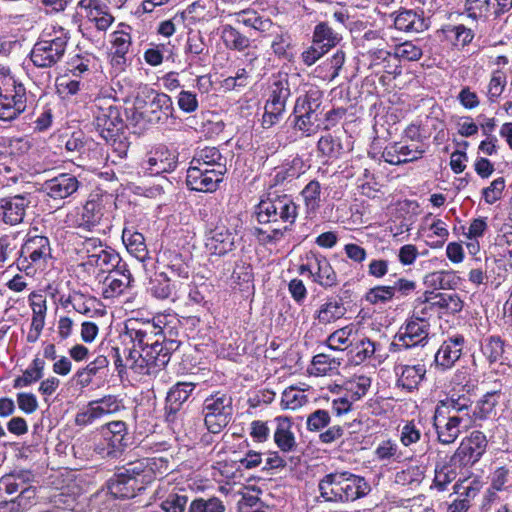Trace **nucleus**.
<instances>
[{
    "mask_svg": "<svg viewBox=\"0 0 512 512\" xmlns=\"http://www.w3.org/2000/svg\"><path fill=\"white\" fill-rule=\"evenodd\" d=\"M125 336L132 343L131 348L137 349L138 353H144L146 348L153 347V356L162 355L166 361L163 368L169 363L171 355L175 352L180 342L173 339H167L162 326V320H146L129 319L125 323Z\"/></svg>",
    "mask_w": 512,
    "mask_h": 512,
    "instance_id": "obj_1",
    "label": "nucleus"
},
{
    "mask_svg": "<svg viewBox=\"0 0 512 512\" xmlns=\"http://www.w3.org/2000/svg\"><path fill=\"white\" fill-rule=\"evenodd\" d=\"M256 216L261 224H277V227H273L269 231L260 230L265 235L264 239L269 242L280 241L295 222L297 206L286 194L269 193L268 197L257 205Z\"/></svg>",
    "mask_w": 512,
    "mask_h": 512,
    "instance_id": "obj_2",
    "label": "nucleus"
},
{
    "mask_svg": "<svg viewBox=\"0 0 512 512\" xmlns=\"http://www.w3.org/2000/svg\"><path fill=\"white\" fill-rule=\"evenodd\" d=\"M115 357V367L121 375L126 369H131L139 375H154L163 369V363L166 359L160 355L153 356L155 348L150 347L144 350V353H138L135 348H125L124 356L120 354L118 347L112 348Z\"/></svg>",
    "mask_w": 512,
    "mask_h": 512,
    "instance_id": "obj_3",
    "label": "nucleus"
},
{
    "mask_svg": "<svg viewBox=\"0 0 512 512\" xmlns=\"http://www.w3.org/2000/svg\"><path fill=\"white\" fill-rule=\"evenodd\" d=\"M69 36L60 28L54 35L45 34L34 46L30 57L35 66L49 68L57 64L64 56Z\"/></svg>",
    "mask_w": 512,
    "mask_h": 512,
    "instance_id": "obj_4",
    "label": "nucleus"
},
{
    "mask_svg": "<svg viewBox=\"0 0 512 512\" xmlns=\"http://www.w3.org/2000/svg\"><path fill=\"white\" fill-rule=\"evenodd\" d=\"M204 423L209 432L220 433L231 421L233 400L229 393L217 391L205 398L202 406Z\"/></svg>",
    "mask_w": 512,
    "mask_h": 512,
    "instance_id": "obj_5",
    "label": "nucleus"
},
{
    "mask_svg": "<svg viewBox=\"0 0 512 512\" xmlns=\"http://www.w3.org/2000/svg\"><path fill=\"white\" fill-rule=\"evenodd\" d=\"M289 97L290 88L287 80L273 82L262 117V125L264 128H270L279 122L285 112L286 102Z\"/></svg>",
    "mask_w": 512,
    "mask_h": 512,
    "instance_id": "obj_6",
    "label": "nucleus"
},
{
    "mask_svg": "<svg viewBox=\"0 0 512 512\" xmlns=\"http://www.w3.org/2000/svg\"><path fill=\"white\" fill-rule=\"evenodd\" d=\"M486 435L481 431H473L465 438L455 451L452 462L459 466H471L476 463L487 448Z\"/></svg>",
    "mask_w": 512,
    "mask_h": 512,
    "instance_id": "obj_7",
    "label": "nucleus"
},
{
    "mask_svg": "<svg viewBox=\"0 0 512 512\" xmlns=\"http://www.w3.org/2000/svg\"><path fill=\"white\" fill-rule=\"evenodd\" d=\"M466 422L464 416L450 415L443 409H435L433 425L437 433V439L441 444L454 443L461 434V424Z\"/></svg>",
    "mask_w": 512,
    "mask_h": 512,
    "instance_id": "obj_8",
    "label": "nucleus"
},
{
    "mask_svg": "<svg viewBox=\"0 0 512 512\" xmlns=\"http://www.w3.org/2000/svg\"><path fill=\"white\" fill-rule=\"evenodd\" d=\"M104 214L103 197L99 194H91L83 205L81 213L72 221V225L84 231H93L101 224Z\"/></svg>",
    "mask_w": 512,
    "mask_h": 512,
    "instance_id": "obj_9",
    "label": "nucleus"
},
{
    "mask_svg": "<svg viewBox=\"0 0 512 512\" xmlns=\"http://www.w3.org/2000/svg\"><path fill=\"white\" fill-rule=\"evenodd\" d=\"M138 108L142 118L150 124L165 123L174 111L172 99L165 93H156L151 101Z\"/></svg>",
    "mask_w": 512,
    "mask_h": 512,
    "instance_id": "obj_10",
    "label": "nucleus"
},
{
    "mask_svg": "<svg viewBox=\"0 0 512 512\" xmlns=\"http://www.w3.org/2000/svg\"><path fill=\"white\" fill-rule=\"evenodd\" d=\"M224 174L190 164L186 184L191 190L199 192H213L223 180Z\"/></svg>",
    "mask_w": 512,
    "mask_h": 512,
    "instance_id": "obj_11",
    "label": "nucleus"
},
{
    "mask_svg": "<svg viewBox=\"0 0 512 512\" xmlns=\"http://www.w3.org/2000/svg\"><path fill=\"white\" fill-rule=\"evenodd\" d=\"M430 324H423L410 318L396 335L397 343L392 345L409 349L415 346H424L428 341Z\"/></svg>",
    "mask_w": 512,
    "mask_h": 512,
    "instance_id": "obj_12",
    "label": "nucleus"
},
{
    "mask_svg": "<svg viewBox=\"0 0 512 512\" xmlns=\"http://www.w3.org/2000/svg\"><path fill=\"white\" fill-rule=\"evenodd\" d=\"M119 409L120 404L115 396L103 397L102 399L90 402L86 410L79 412L75 417V424L78 426L89 425L96 419L115 413Z\"/></svg>",
    "mask_w": 512,
    "mask_h": 512,
    "instance_id": "obj_13",
    "label": "nucleus"
},
{
    "mask_svg": "<svg viewBox=\"0 0 512 512\" xmlns=\"http://www.w3.org/2000/svg\"><path fill=\"white\" fill-rule=\"evenodd\" d=\"M80 186L81 183L76 176L62 173L46 180L42 185V191L54 200H63L75 194Z\"/></svg>",
    "mask_w": 512,
    "mask_h": 512,
    "instance_id": "obj_14",
    "label": "nucleus"
},
{
    "mask_svg": "<svg viewBox=\"0 0 512 512\" xmlns=\"http://www.w3.org/2000/svg\"><path fill=\"white\" fill-rule=\"evenodd\" d=\"M235 231L226 226H216L206 236L205 246L212 255L224 256L235 248Z\"/></svg>",
    "mask_w": 512,
    "mask_h": 512,
    "instance_id": "obj_15",
    "label": "nucleus"
},
{
    "mask_svg": "<svg viewBox=\"0 0 512 512\" xmlns=\"http://www.w3.org/2000/svg\"><path fill=\"white\" fill-rule=\"evenodd\" d=\"M473 403L472 395L464 386L461 391L452 392L447 398L439 401L435 409H443L450 415L464 416V420L468 421Z\"/></svg>",
    "mask_w": 512,
    "mask_h": 512,
    "instance_id": "obj_16",
    "label": "nucleus"
},
{
    "mask_svg": "<svg viewBox=\"0 0 512 512\" xmlns=\"http://www.w3.org/2000/svg\"><path fill=\"white\" fill-rule=\"evenodd\" d=\"M462 335L445 340L435 354L434 363L441 370L450 369L460 358L464 346Z\"/></svg>",
    "mask_w": 512,
    "mask_h": 512,
    "instance_id": "obj_17",
    "label": "nucleus"
},
{
    "mask_svg": "<svg viewBox=\"0 0 512 512\" xmlns=\"http://www.w3.org/2000/svg\"><path fill=\"white\" fill-rule=\"evenodd\" d=\"M31 203V195L18 194L12 197L0 200V209L2 210L3 220L10 225H16L23 221L26 208Z\"/></svg>",
    "mask_w": 512,
    "mask_h": 512,
    "instance_id": "obj_18",
    "label": "nucleus"
},
{
    "mask_svg": "<svg viewBox=\"0 0 512 512\" xmlns=\"http://www.w3.org/2000/svg\"><path fill=\"white\" fill-rule=\"evenodd\" d=\"M26 108L25 88L23 85L14 86L13 93L6 92L0 98V120L12 121Z\"/></svg>",
    "mask_w": 512,
    "mask_h": 512,
    "instance_id": "obj_19",
    "label": "nucleus"
},
{
    "mask_svg": "<svg viewBox=\"0 0 512 512\" xmlns=\"http://www.w3.org/2000/svg\"><path fill=\"white\" fill-rule=\"evenodd\" d=\"M176 166V156L164 147L157 148L150 152L147 159L142 163V168L150 175L171 172Z\"/></svg>",
    "mask_w": 512,
    "mask_h": 512,
    "instance_id": "obj_20",
    "label": "nucleus"
},
{
    "mask_svg": "<svg viewBox=\"0 0 512 512\" xmlns=\"http://www.w3.org/2000/svg\"><path fill=\"white\" fill-rule=\"evenodd\" d=\"M132 281V275L126 263L109 272L103 281L102 296L110 299L121 295Z\"/></svg>",
    "mask_w": 512,
    "mask_h": 512,
    "instance_id": "obj_21",
    "label": "nucleus"
},
{
    "mask_svg": "<svg viewBox=\"0 0 512 512\" xmlns=\"http://www.w3.org/2000/svg\"><path fill=\"white\" fill-rule=\"evenodd\" d=\"M308 268L313 280L324 288L337 284V275L325 256L320 254L308 255Z\"/></svg>",
    "mask_w": 512,
    "mask_h": 512,
    "instance_id": "obj_22",
    "label": "nucleus"
},
{
    "mask_svg": "<svg viewBox=\"0 0 512 512\" xmlns=\"http://www.w3.org/2000/svg\"><path fill=\"white\" fill-rule=\"evenodd\" d=\"M194 389L195 383L193 382H178L170 388L166 397L167 421L173 422L175 420L177 412L183 403L188 400Z\"/></svg>",
    "mask_w": 512,
    "mask_h": 512,
    "instance_id": "obj_23",
    "label": "nucleus"
},
{
    "mask_svg": "<svg viewBox=\"0 0 512 512\" xmlns=\"http://www.w3.org/2000/svg\"><path fill=\"white\" fill-rule=\"evenodd\" d=\"M96 107L98 111L95 112V126L101 136L108 140L115 135L114 131L121 123L119 110L113 105H96Z\"/></svg>",
    "mask_w": 512,
    "mask_h": 512,
    "instance_id": "obj_24",
    "label": "nucleus"
},
{
    "mask_svg": "<svg viewBox=\"0 0 512 512\" xmlns=\"http://www.w3.org/2000/svg\"><path fill=\"white\" fill-rule=\"evenodd\" d=\"M190 164L204 167L222 174H225L227 171L226 158L216 147L206 146L198 149Z\"/></svg>",
    "mask_w": 512,
    "mask_h": 512,
    "instance_id": "obj_25",
    "label": "nucleus"
},
{
    "mask_svg": "<svg viewBox=\"0 0 512 512\" xmlns=\"http://www.w3.org/2000/svg\"><path fill=\"white\" fill-rule=\"evenodd\" d=\"M158 262L161 263L167 271V275L171 277H178L187 279L189 277V265L183 255L175 249H165L158 257Z\"/></svg>",
    "mask_w": 512,
    "mask_h": 512,
    "instance_id": "obj_26",
    "label": "nucleus"
},
{
    "mask_svg": "<svg viewBox=\"0 0 512 512\" xmlns=\"http://www.w3.org/2000/svg\"><path fill=\"white\" fill-rule=\"evenodd\" d=\"M276 430L274 432V442L282 452H292L297 443L292 432V422L287 416H278L274 419Z\"/></svg>",
    "mask_w": 512,
    "mask_h": 512,
    "instance_id": "obj_27",
    "label": "nucleus"
},
{
    "mask_svg": "<svg viewBox=\"0 0 512 512\" xmlns=\"http://www.w3.org/2000/svg\"><path fill=\"white\" fill-rule=\"evenodd\" d=\"M342 476L345 484L341 502L354 501L369 493L370 486L363 477L346 471L342 472Z\"/></svg>",
    "mask_w": 512,
    "mask_h": 512,
    "instance_id": "obj_28",
    "label": "nucleus"
},
{
    "mask_svg": "<svg viewBox=\"0 0 512 512\" xmlns=\"http://www.w3.org/2000/svg\"><path fill=\"white\" fill-rule=\"evenodd\" d=\"M343 476L342 472L327 474L320 480L318 488L320 495L325 501L341 502L343 492Z\"/></svg>",
    "mask_w": 512,
    "mask_h": 512,
    "instance_id": "obj_29",
    "label": "nucleus"
},
{
    "mask_svg": "<svg viewBox=\"0 0 512 512\" xmlns=\"http://www.w3.org/2000/svg\"><path fill=\"white\" fill-rule=\"evenodd\" d=\"M21 257L25 260L30 259L32 262H37L50 255L49 240L45 236H31L22 245L20 251Z\"/></svg>",
    "mask_w": 512,
    "mask_h": 512,
    "instance_id": "obj_30",
    "label": "nucleus"
},
{
    "mask_svg": "<svg viewBox=\"0 0 512 512\" xmlns=\"http://www.w3.org/2000/svg\"><path fill=\"white\" fill-rule=\"evenodd\" d=\"M102 435L113 451H120L127 445V428L123 421H112L102 427Z\"/></svg>",
    "mask_w": 512,
    "mask_h": 512,
    "instance_id": "obj_31",
    "label": "nucleus"
},
{
    "mask_svg": "<svg viewBox=\"0 0 512 512\" xmlns=\"http://www.w3.org/2000/svg\"><path fill=\"white\" fill-rule=\"evenodd\" d=\"M394 26L397 30L415 33L428 28L425 19L413 10L400 11L394 19Z\"/></svg>",
    "mask_w": 512,
    "mask_h": 512,
    "instance_id": "obj_32",
    "label": "nucleus"
},
{
    "mask_svg": "<svg viewBox=\"0 0 512 512\" xmlns=\"http://www.w3.org/2000/svg\"><path fill=\"white\" fill-rule=\"evenodd\" d=\"M400 370L397 383L408 391L416 389L426 374V368L423 364L403 365Z\"/></svg>",
    "mask_w": 512,
    "mask_h": 512,
    "instance_id": "obj_33",
    "label": "nucleus"
},
{
    "mask_svg": "<svg viewBox=\"0 0 512 512\" xmlns=\"http://www.w3.org/2000/svg\"><path fill=\"white\" fill-rule=\"evenodd\" d=\"M85 264L98 268L101 272L108 273L123 265L120 255L108 246L105 248V251L96 254V256L92 257L90 261Z\"/></svg>",
    "mask_w": 512,
    "mask_h": 512,
    "instance_id": "obj_34",
    "label": "nucleus"
},
{
    "mask_svg": "<svg viewBox=\"0 0 512 512\" xmlns=\"http://www.w3.org/2000/svg\"><path fill=\"white\" fill-rule=\"evenodd\" d=\"M221 39L226 48L242 52L251 45L250 39L232 25L226 24L221 30Z\"/></svg>",
    "mask_w": 512,
    "mask_h": 512,
    "instance_id": "obj_35",
    "label": "nucleus"
},
{
    "mask_svg": "<svg viewBox=\"0 0 512 512\" xmlns=\"http://www.w3.org/2000/svg\"><path fill=\"white\" fill-rule=\"evenodd\" d=\"M481 350L490 363L508 364L507 357H505V344L499 336L486 338L482 343Z\"/></svg>",
    "mask_w": 512,
    "mask_h": 512,
    "instance_id": "obj_36",
    "label": "nucleus"
},
{
    "mask_svg": "<svg viewBox=\"0 0 512 512\" xmlns=\"http://www.w3.org/2000/svg\"><path fill=\"white\" fill-rule=\"evenodd\" d=\"M138 481L128 479L118 473L109 481V491L117 498H131L135 496L138 489Z\"/></svg>",
    "mask_w": 512,
    "mask_h": 512,
    "instance_id": "obj_37",
    "label": "nucleus"
},
{
    "mask_svg": "<svg viewBox=\"0 0 512 512\" xmlns=\"http://www.w3.org/2000/svg\"><path fill=\"white\" fill-rule=\"evenodd\" d=\"M439 314V309L433 297V293L424 300H417L411 318L423 324H430V320Z\"/></svg>",
    "mask_w": 512,
    "mask_h": 512,
    "instance_id": "obj_38",
    "label": "nucleus"
},
{
    "mask_svg": "<svg viewBox=\"0 0 512 512\" xmlns=\"http://www.w3.org/2000/svg\"><path fill=\"white\" fill-rule=\"evenodd\" d=\"M122 241L127 250L138 259H144L147 254L144 236L136 231L125 228L122 232Z\"/></svg>",
    "mask_w": 512,
    "mask_h": 512,
    "instance_id": "obj_39",
    "label": "nucleus"
},
{
    "mask_svg": "<svg viewBox=\"0 0 512 512\" xmlns=\"http://www.w3.org/2000/svg\"><path fill=\"white\" fill-rule=\"evenodd\" d=\"M301 196L304 201L306 213L314 215L320 207L321 203V185L318 181H310L302 190Z\"/></svg>",
    "mask_w": 512,
    "mask_h": 512,
    "instance_id": "obj_40",
    "label": "nucleus"
},
{
    "mask_svg": "<svg viewBox=\"0 0 512 512\" xmlns=\"http://www.w3.org/2000/svg\"><path fill=\"white\" fill-rule=\"evenodd\" d=\"M340 40V37L327 23L321 22L315 26L313 33V43L319 47H323L328 51L334 47Z\"/></svg>",
    "mask_w": 512,
    "mask_h": 512,
    "instance_id": "obj_41",
    "label": "nucleus"
},
{
    "mask_svg": "<svg viewBox=\"0 0 512 512\" xmlns=\"http://www.w3.org/2000/svg\"><path fill=\"white\" fill-rule=\"evenodd\" d=\"M426 468L423 465H409L406 469L395 474V483L399 485H419L425 476Z\"/></svg>",
    "mask_w": 512,
    "mask_h": 512,
    "instance_id": "obj_42",
    "label": "nucleus"
},
{
    "mask_svg": "<svg viewBox=\"0 0 512 512\" xmlns=\"http://www.w3.org/2000/svg\"><path fill=\"white\" fill-rule=\"evenodd\" d=\"M340 365L339 359L324 353L318 354L312 360V373L317 376L327 375L336 372Z\"/></svg>",
    "mask_w": 512,
    "mask_h": 512,
    "instance_id": "obj_43",
    "label": "nucleus"
},
{
    "mask_svg": "<svg viewBox=\"0 0 512 512\" xmlns=\"http://www.w3.org/2000/svg\"><path fill=\"white\" fill-rule=\"evenodd\" d=\"M226 507L221 499L215 496L195 498L189 505L188 512H225Z\"/></svg>",
    "mask_w": 512,
    "mask_h": 512,
    "instance_id": "obj_44",
    "label": "nucleus"
},
{
    "mask_svg": "<svg viewBox=\"0 0 512 512\" xmlns=\"http://www.w3.org/2000/svg\"><path fill=\"white\" fill-rule=\"evenodd\" d=\"M433 297L439 309V314L442 311L454 314L460 312L463 308V302L456 293H437L433 294Z\"/></svg>",
    "mask_w": 512,
    "mask_h": 512,
    "instance_id": "obj_45",
    "label": "nucleus"
},
{
    "mask_svg": "<svg viewBox=\"0 0 512 512\" xmlns=\"http://www.w3.org/2000/svg\"><path fill=\"white\" fill-rule=\"evenodd\" d=\"M371 386V379L365 375L353 376L344 384V388L353 400H359L366 395Z\"/></svg>",
    "mask_w": 512,
    "mask_h": 512,
    "instance_id": "obj_46",
    "label": "nucleus"
},
{
    "mask_svg": "<svg viewBox=\"0 0 512 512\" xmlns=\"http://www.w3.org/2000/svg\"><path fill=\"white\" fill-rule=\"evenodd\" d=\"M320 102L313 95H305L297 99L294 113L303 114L304 117L311 116L312 120L319 121Z\"/></svg>",
    "mask_w": 512,
    "mask_h": 512,
    "instance_id": "obj_47",
    "label": "nucleus"
},
{
    "mask_svg": "<svg viewBox=\"0 0 512 512\" xmlns=\"http://www.w3.org/2000/svg\"><path fill=\"white\" fill-rule=\"evenodd\" d=\"M308 402V397L304 391L295 387H289L284 390L281 398L283 409L297 410Z\"/></svg>",
    "mask_w": 512,
    "mask_h": 512,
    "instance_id": "obj_48",
    "label": "nucleus"
},
{
    "mask_svg": "<svg viewBox=\"0 0 512 512\" xmlns=\"http://www.w3.org/2000/svg\"><path fill=\"white\" fill-rule=\"evenodd\" d=\"M273 36L271 49L273 53L282 58L288 57V49L291 46V37L289 33L278 26L274 32H269Z\"/></svg>",
    "mask_w": 512,
    "mask_h": 512,
    "instance_id": "obj_49",
    "label": "nucleus"
},
{
    "mask_svg": "<svg viewBox=\"0 0 512 512\" xmlns=\"http://www.w3.org/2000/svg\"><path fill=\"white\" fill-rule=\"evenodd\" d=\"M491 0H466L465 11L468 17L474 20L485 21L491 11Z\"/></svg>",
    "mask_w": 512,
    "mask_h": 512,
    "instance_id": "obj_50",
    "label": "nucleus"
},
{
    "mask_svg": "<svg viewBox=\"0 0 512 512\" xmlns=\"http://www.w3.org/2000/svg\"><path fill=\"white\" fill-rule=\"evenodd\" d=\"M353 328L345 326L333 332L327 339L328 347L333 350H344L352 344Z\"/></svg>",
    "mask_w": 512,
    "mask_h": 512,
    "instance_id": "obj_51",
    "label": "nucleus"
},
{
    "mask_svg": "<svg viewBox=\"0 0 512 512\" xmlns=\"http://www.w3.org/2000/svg\"><path fill=\"white\" fill-rule=\"evenodd\" d=\"M501 397L500 390H492L485 393L483 398L478 402L476 408L473 410V415L484 418L490 414L496 405L499 403Z\"/></svg>",
    "mask_w": 512,
    "mask_h": 512,
    "instance_id": "obj_52",
    "label": "nucleus"
},
{
    "mask_svg": "<svg viewBox=\"0 0 512 512\" xmlns=\"http://www.w3.org/2000/svg\"><path fill=\"white\" fill-rule=\"evenodd\" d=\"M377 459L381 461H397L402 459V453L399 450L398 444L390 439L384 440L379 443L375 449Z\"/></svg>",
    "mask_w": 512,
    "mask_h": 512,
    "instance_id": "obj_53",
    "label": "nucleus"
},
{
    "mask_svg": "<svg viewBox=\"0 0 512 512\" xmlns=\"http://www.w3.org/2000/svg\"><path fill=\"white\" fill-rule=\"evenodd\" d=\"M393 55L404 61H417L422 55V48L412 41H405L394 47Z\"/></svg>",
    "mask_w": 512,
    "mask_h": 512,
    "instance_id": "obj_54",
    "label": "nucleus"
},
{
    "mask_svg": "<svg viewBox=\"0 0 512 512\" xmlns=\"http://www.w3.org/2000/svg\"><path fill=\"white\" fill-rule=\"evenodd\" d=\"M344 308L337 301H330L323 304L318 311L317 319L322 324L331 323L344 315Z\"/></svg>",
    "mask_w": 512,
    "mask_h": 512,
    "instance_id": "obj_55",
    "label": "nucleus"
},
{
    "mask_svg": "<svg viewBox=\"0 0 512 512\" xmlns=\"http://www.w3.org/2000/svg\"><path fill=\"white\" fill-rule=\"evenodd\" d=\"M330 420V414L327 410L318 409L307 417L306 426L309 431L318 432L327 427Z\"/></svg>",
    "mask_w": 512,
    "mask_h": 512,
    "instance_id": "obj_56",
    "label": "nucleus"
},
{
    "mask_svg": "<svg viewBox=\"0 0 512 512\" xmlns=\"http://www.w3.org/2000/svg\"><path fill=\"white\" fill-rule=\"evenodd\" d=\"M379 345L368 338H363L355 343L353 351L357 363H361L372 357L378 350Z\"/></svg>",
    "mask_w": 512,
    "mask_h": 512,
    "instance_id": "obj_57",
    "label": "nucleus"
},
{
    "mask_svg": "<svg viewBox=\"0 0 512 512\" xmlns=\"http://www.w3.org/2000/svg\"><path fill=\"white\" fill-rule=\"evenodd\" d=\"M159 277L152 281L151 293L158 299H167L172 293V287L169 283L171 277H168L167 273H162Z\"/></svg>",
    "mask_w": 512,
    "mask_h": 512,
    "instance_id": "obj_58",
    "label": "nucleus"
},
{
    "mask_svg": "<svg viewBox=\"0 0 512 512\" xmlns=\"http://www.w3.org/2000/svg\"><path fill=\"white\" fill-rule=\"evenodd\" d=\"M396 148L399 150L401 164L416 161L422 158L425 153V149L416 144L402 145L400 143H396Z\"/></svg>",
    "mask_w": 512,
    "mask_h": 512,
    "instance_id": "obj_59",
    "label": "nucleus"
},
{
    "mask_svg": "<svg viewBox=\"0 0 512 512\" xmlns=\"http://www.w3.org/2000/svg\"><path fill=\"white\" fill-rule=\"evenodd\" d=\"M394 297L391 286H376L366 294V300L373 305L386 303Z\"/></svg>",
    "mask_w": 512,
    "mask_h": 512,
    "instance_id": "obj_60",
    "label": "nucleus"
},
{
    "mask_svg": "<svg viewBox=\"0 0 512 512\" xmlns=\"http://www.w3.org/2000/svg\"><path fill=\"white\" fill-rule=\"evenodd\" d=\"M505 85V74L500 70H496L495 72H493L488 85V96L490 100L494 101L495 99H497L502 94Z\"/></svg>",
    "mask_w": 512,
    "mask_h": 512,
    "instance_id": "obj_61",
    "label": "nucleus"
},
{
    "mask_svg": "<svg viewBox=\"0 0 512 512\" xmlns=\"http://www.w3.org/2000/svg\"><path fill=\"white\" fill-rule=\"evenodd\" d=\"M505 188V180L499 177L491 182V184L483 189V198L486 203L493 204L499 200L502 196V192Z\"/></svg>",
    "mask_w": 512,
    "mask_h": 512,
    "instance_id": "obj_62",
    "label": "nucleus"
},
{
    "mask_svg": "<svg viewBox=\"0 0 512 512\" xmlns=\"http://www.w3.org/2000/svg\"><path fill=\"white\" fill-rule=\"evenodd\" d=\"M457 474L454 469L448 466H443L440 469H436L434 477V486L439 491H444L448 484L455 480Z\"/></svg>",
    "mask_w": 512,
    "mask_h": 512,
    "instance_id": "obj_63",
    "label": "nucleus"
},
{
    "mask_svg": "<svg viewBox=\"0 0 512 512\" xmlns=\"http://www.w3.org/2000/svg\"><path fill=\"white\" fill-rule=\"evenodd\" d=\"M179 108L185 113H193L198 109L197 95L191 91L182 90L177 97Z\"/></svg>",
    "mask_w": 512,
    "mask_h": 512,
    "instance_id": "obj_64",
    "label": "nucleus"
}]
</instances>
